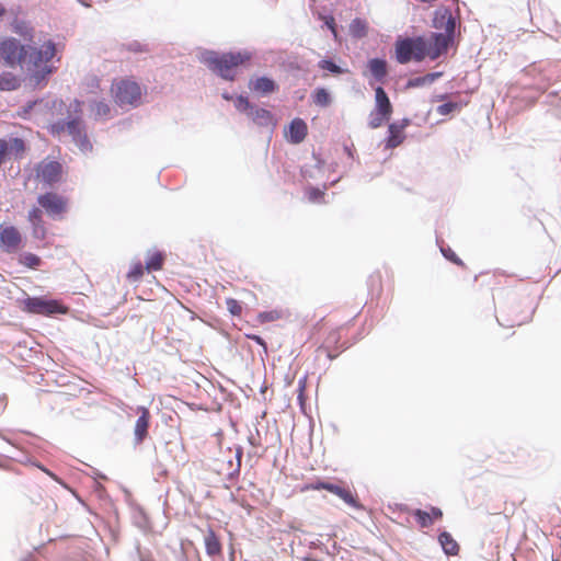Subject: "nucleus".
Here are the masks:
<instances>
[{
    "label": "nucleus",
    "mask_w": 561,
    "mask_h": 561,
    "mask_svg": "<svg viewBox=\"0 0 561 561\" xmlns=\"http://www.w3.org/2000/svg\"><path fill=\"white\" fill-rule=\"evenodd\" d=\"M56 53V44L51 39L45 41L39 46L35 42L26 44L22 68L26 69L34 87L46 82L48 77L57 70L51 62Z\"/></svg>",
    "instance_id": "f257e3e1"
},
{
    "label": "nucleus",
    "mask_w": 561,
    "mask_h": 561,
    "mask_svg": "<svg viewBox=\"0 0 561 561\" xmlns=\"http://www.w3.org/2000/svg\"><path fill=\"white\" fill-rule=\"evenodd\" d=\"M82 104L77 99L71 101L67 106V117L50 124L49 130L53 135H60L67 131L80 151L87 153L92 151V144L87 135L85 124L82 121Z\"/></svg>",
    "instance_id": "f03ea898"
},
{
    "label": "nucleus",
    "mask_w": 561,
    "mask_h": 561,
    "mask_svg": "<svg viewBox=\"0 0 561 561\" xmlns=\"http://www.w3.org/2000/svg\"><path fill=\"white\" fill-rule=\"evenodd\" d=\"M252 57L250 51L218 54L214 50H205L201 54V61L211 71L226 80H233L234 68Z\"/></svg>",
    "instance_id": "7ed1b4c3"
},
{
    "label": "nucleus",
    "mask_w": 561,
    "mask_h": 561,
    "mask_svg": "<svg viewBox=\"0 0 561 561\" xmlns=\"http://www.w3.org/2000/svg\"><path fill=\"white\" fill-rule=\"evenodd\" d=\"M427 54L426 41L419 37H407L396 42V58L401 65L411 60L422 61Z\"/></svg>",
    "instance_id": "20e7f679"
},
{
    "label": "nucleus",
    "mask_w": 561,
    "mask_h": 561,
    "mask_svg": "<svg viewBox=\"0 0 561 561\" xmlns=\"http://www.w3.org/2000/svg\"><path fill=\"white\" fill-rule=\"evenodd\" d=\"M115 103L121 106L136 107L140 104L141 89L138 83L129 80H122L113 88Z\"/></svg>",
    "instance_id": "39448f33"
},
{
    "label": "nucleus",
    "mask_w": 561,
    "mask_h": 561,
    "mask_svg": "<svg viewBox=\"0 0 561 561\" xmlns=\"http://www.w3.org/2000/svg\"><path fill=\"white\" fill-rule=\"evenodd\" d=\"M23 305L27 312L41 316L62 314L68 310L58 300L42 297H28L23 301Z\"/></svg>",
    "instance_id": "423d86ee"
},
{
    "label": "nucleus",
    "mask_w": 561,
    "mask_h": 561,
    "mask_svg": "<svg viewBox=\"0 0 561 561\" xmlns=\"http://www.w3.org/2000/svg\"><path fill=\"white\" fill-rule=\"evenodd\" d=\"M26 45H22L16 38H5L0 41V60L5 66L22 67L25 55Z\"/></svg>",
    "instance_id": "0eeeda50"
},
{
    "label": "nucleus",
    "mask_w": 561,
    "mask_h": 561,
    "mask_svg": "<svg viewBox=\"0 0 561 561\" xmlns=\"http://www.w3.org/2000/svg\"><path fill=\"white\" fill-rule=\"evenodd\" d=\"M36 178L47 186H51L59 182L61 178L62 167L58 161L45 159L41 161L36 168Z\"/></svg>",
    "instance_id": "6e6552de"
},
{
    "label": "nucleus",
    "mask_w": 561,
    "mask_h": 561,
    "mask_svg": "<svg viewBox=\"0 0 561 561\" xmlns=\"http://www.w3.org/2000/svg\"><path fill=\"white\" fill-rule=\"evenodd\" d=\"M307 490H327L336 496H339L341 500H343L347 505L360 510L362 505L357 502L356 497L353 495V493L344 489L337 484L331 483V482H324V481H318L314 483H310L306 486Z\"/></svg>",
    "instance_id": "1a4fd4ad"
},
{
    "label": "nucleus",
    "mask_w": 561,
    "mask_h": 561,
    "mask_svg": "<svg viewBox=\"0 0 561 561\" xmlns=\"http://www.w3.org/2000/svg\"><path fill=\"white\" fill-rule=\"evenodd\" d=\"M37 203L53 218L62 214L67 205L62 196L51 192L39 195Z\"/></svg>",
    "instance_id": "9d476101"
},
{
    "label": "nucleus",
    "mask_w": 561,
    "mask_h": 561,
    "mask_svg": "<svg viewBox=\"0 0 561 561\" xmlns=\"http://www.w3.org/2000/svg\"><path fill=\"white\" fill-rule=\"evenodd\" d=\"M21 241V233L15 227L9 226L0 229V248L3 251L8 253L16 251Z\"/></svg>",
    "instance_id": "9b49d317"
},
{
    "label": "nucleus",
    "mask_w": 561,
    "mask_h": 561,
    "mask_svg": "<svg viewBox=\"0 0 561 561\" xmlns=\"http://www.w3.org/2000/svg\"><path fill=\"white\" fill-rule=\"evenodd\" d=\"M410 119L403 118L401 121L393 122L388 126V137L386 139V148L392 149L402 144L405 136L403 130L409 126Z\"/></svg>",
    "instance_id": "f8f14e48"
},
{
    "label": "nucleus",
    "mask_w": 561,
    "mask_h": 561,
    "mask_svg": "<svg viewBox=\"0 0 561 561\" xmlns=\"http://www.w3.org/2000/svg\"><path fill=\"white\" fill-rule=\"evenodd\" d=\"M137 413H139L134 427V442L135 445L141 444L148 435V427L150 421V412L145 407H138Z\"/></svg>",
    "instance_id": "ddd939ff"
},
{
    "label": "nucleus",
    "mask_w": 561,
    "mask_h": 561,
    "mask_svg": "<svg viewBox=\"0 0 561 561\" xmlns=\"http://www.w3.org/2000/svg\"><path fill=\"white\" fill-rule=\"evenodd\" d=\"M89 110L92 117L95 121H107L114 116V110L110 105V103L102 99H92L89 101Z\"/></svg>",
    "instance_id": "4468645a"
},
{
    "label": "nucleus",
    "mask_w": 561,
    "mask_h": 561,
    "mask_svg": "<svg viewBox=\"0 0 561 561\" xmlns=\"http://www.w3.org/2000/svg\"><path fill=\"white\" fill-rule=\"evenodd\" d=\"M27 219L32 226V236L35 239L44 240L46 237V228L42 218V210L37 207L28 211Z\"/></svg>",
    "instance_id": "2eb2a0df"
},
{
    "label": "nucleus",
    "mask_w": 561,
    "mask_h": 561,
    "mask_svg": "<svg viewBox=\"0 0 561 561\" xmlns=\"http://www.w3.org/2000/svg\"><path fill=\"white\" fill-rule=\"evenodd\" d=\"M433 45L431 48H427V54L431 59L438 58L443 53H445L450 45V43L454 41L449 38V36L443 35V33H433Z\"/></svg>",
    "instance_id": "dca6fc26"
},
{
    "label": "nucleus",
    "mask_w": 561,
    "mask_h": 561,
    "mask_svg": "<svg viewBox=\"0 0 561 561\" xmlns=\"http://www.w3.org/2000/svg\"><path fill=\"white\" fill-rule=\"evenodd\" d=\"M307 124L301 118H295L289 124L288 140L291 144H300L307 136Z\"/></svg>",
    "instance_id": "f3484780"
},
{
    "label": "nucleus",
    "mask_w": 561,
    "mask_h": 561,
    "mask_svg": "<svg viewBox=\"0 0 561 561\" xmlns=\"http://www.w3.org/2000/svg\"><path fill=\"white\" fill-rule=\"evenodd\" d=\"M248 117L251 118L253 123H255L259 126L273 127L275 125L273 114L270 111L254 105L250 111Z\"/></svg>",
    "instance_id": "a211bd4d"
},
{
    "label": "nucleus",
    "mask_w": 561,
    "mask_h": 561,
    "mask_svg": "<svg viewBox=\"0 0 561 561\" xmlns=\"http://www.w3.org/2000/svg\"><path fill=\"white\" fill-rule=\"evenodd\" d=\"M456 24V19L448 10H446L440 18H436L434 21V26L437 28L443 27L445 31L443 35L449 36L451 39H454L455 36Z\"/></svg>",
    "instance_id": "6ab92c4d"
},
{
    "label": "nucleus",
    "mask_w": 561,
    "mask_h": 561,
    "mask_svg": "<svg viewBox=\"0 0 561 561\" xmlns=\"http://www.w3.org/2000/svg\"><path fill=\"white\" fill-rule=\"evenodd\" d=\"M378 112L386 113L391 115L392 114V104L381 87H377L375 89V108Z\"/></svg>",
    "instance_id": "aec40b11"
},
{
    "label": "nucleus",
    "mask_w": 561,
    "mask_h": 561,
    "mask_svg": "<svg viewBox=\"0 0 561 561\" xmlns=\"http://www.w3.org/2000/svg\"><path fill=\"white\" fill-rule=\"evenodd\" d=\"M368 69L371 76L379 82H382L387 76V62L385 59L373 58L368 61Z\"/></svg>",
    "instance_id": "412c9836"
},
{
    "label": "nucleus",
    "mask_w": 561,
    "mask_h": 561,
    "mask_svg": "<svg viewBox=\"0 0 561 561\" xmlns=\"http://www.w3.org/2000/svg\"><path fill=\"white\" fill-rule=\"evenodd\" d=\"M250 88L255 92L268 94L276 90V84L272 79L267 77H260L251 81Z\"/></svg>",
    "instance_id": "4be33fe9"
},
{
    "label": "nucleus",
    "mask_w": 561,
    "mask_h": 561,
    "mask_svg": "<svg viewBox=\"0 0 561 561\" xmlns=\"http://www.w3.org/2000/svg\"><path fill=\"white\" fill-rule=\"evenodd\" d=\"M438 541L447 556H457L459 552V546L457 541L447 531H443L438 536Z\"/></svg>",
    "instance_id": "5701e85b"
},
{
    "label": "nucleus",
    "mask_w": 561,
    "mask_h": 561,
    "mask_svg": "<svg viewBox=\"0 0 561 561\" xmlns=\"http://www.w3.org/2000/svg\"><path fill=\"white\" fill-rule=\"evenodd\" d=\"M204 541L206 552L208 556L215 557L220 553L221 545L213 529H208L207 534L205 535Z\"/></svg>",
    "instance_id": "b1692460"
},
{
    "label": "nucleus",
    "mask_w": 561,
    "mask_h": 561,
    "mask_svg": "<svg viewBox=\"0 0 561 561\" xmlns=\"http://www.w3.org/2000/svg\"><path fill=\"white\" fill-rule=\"evenodd\" d=\"M348 30L354 38H363L368 33V24L365 20L356 18L350 23Z\"/></svg>",
    "instance_id": "393cba45"
},
{
    "label": "nucleus",
    "mask_w": 561,
    "mask_h": 561,
    "mask_svg": "<svg viewBox=\"0 0 561 561\" xmlns=\"http://www.w3.org/2000/svg\"><path fill=\"white\" fill-rule=\"evenodd\" d=\"M20 87V79L11 72H2L0 75V90L13 91Z\"/></svg>",
    "instance_id": "a878e982"
},
{
    "label": "nucleus",
    "mask_w": 561,
    "mask_h": 561,
    "mask_svg": "<svg viewBox=\"0 0 561 561\" xmlns=\"http://www.w3.org/2000/svg\"><path fill=\"white\" fill-rule=\"evenodd\" d=\"M391 115L373 110L369 114L368 125L375 129L380 127L385 122L389 121Z\"/></svg>",
    "instance_id": "bb28decb"
},
{
    "label": "nucleus",
    "mask_w": 561,
    "mask_h": 561,
    "mask_svg": "<svg viewBox=\"0 0 561 561\" xmlns=\"http://www.w3.org/2000/svg\"><path fill=\"white\" fill-rule=\"evenodd\" d=\"M414 517L416 518L417 524L421 528H427L433 524V517L428 512L422 510H414Z\"/></svg>",
    "instance_id": "cd10ccee"
},
{
    "label": "nucleus",
    "mask_w": 561,
    "mask_h": 561,
    "mask_svg": "<svg viewBox=\"0 0 561 561\" xmlns=\"http://www.w3.org/2000/svg\"><path fill=\"white\" fill-rule=\"evenodd\" d=\"M313 102L319 106H328L331 103V96L329 92L323 89L319 88L314 91L313 94Z\"/></svg>",
    "instance_id": "c85d7f7f"
},
{
    "label": "nucleus",
    "mask_w": 561,
    "mask_h": 561,
    "mask_svg": "<svg viewBox=\"0 0 561 561\" xmlns=\"http://www.w3.org/2000/svg\"><path fill=\"white\" fill-rule=\"evenodd\" d=\"M163 256L160 252L152 253L146 261V268L148 271H158L162 267Z\"/></svg>",
    "instance_id": "c756f323"
},
{
    "label": "nucleus",
    "mask_w": 561,
    "mask_h": 561,
    "mask_svg": "<svg viewBox=\"0 0 561 561\" xmlns=\"http://www.w3.org/2000/svg\"><path fill=\"white\" fill-rule=\"evenodd\" d=\"M9 145V151L10 153H13L15 157H20L24 150H25V144L21 138H12L10 140Z\"/></svg>",
    "instance_id": "7c9ffc66"
},
{
    "label": "nucleus",
    "mask_w": 561,
    "mask_h": 561,
    "mask_svg": "<svg viewBox=\"0 0 561 561\" xmlns=\"http://www.w3.org/2000/svg\"><path fill=\"white\" fill-rule=\"evenodd\" d=\"M20 262L30 268H36L37 266H39L42 261L39 256L33 253H24L21 255Z\"/></svg>",
    "instance_id": "2f4dec72"
},
{
    "label": "nucleus",
    "mask_w": 561,
    "mask_h": 561,
    "mask_svg": "<svg viewBox=\"0 0 561 561\" xmlns=\"http://www.w3.org/2000/svg\"><path fill=\"white\" fill-rule=\"evenodd\" d=\"M234 106L239 112L247 114V116L249 115L250 111L253 107V105L249 102L248 98L243 95H239L236 99Z\"/></svg>",
    "instance_id": "473e14b6"
},
{
    "label": "nucleus",
    "mask_w": 561,
    "mask_h": 561,
    "mask_svg": "<svg viewBox=\"0 0 561 561\" xmlns=\"http://www.w3.org/2000/svg\"><path fill=\"white\" fill-rule=\"evenodd\" d=\"M144 274V266L141 262L134 263L127 273L128 279L136 282Z\"/></svg>",
    "instance_id": "72a5a7b5"
},
{
    "label": "nucleus",
    "mask_w": 561,
    "mask_h": 561,
    "mask_svg": "<svg viewBox=\"0 0 561 561\" xmlns=\"http://www.w3.org/2000/svg\"><path fill=\"white\" fill-rule=\"evenodd\" d=\"M319 68L323 69V70H328L332 73H342L343 70L340 66H337L335 62H333L332 60L330 59H323L319 62Z\"/></svg>",
    "instance_id": "f704fd0d"
},
{
    "label": "nucleus",
    "mask_w": 561,
    "mask_h": 561,
    "mask_svg": "<svg viewBox=\"0 0 561 561\" xmlns=\"http://www.w3.org/2000/svg\"><path fill=\"white\" fill-rule=\"evenodd\" d=\"M440 252L442 254L453 263L457 265H462V261L456 255V253L449 248V247H443L440 245Z\"/></svg>",
    "instance_id": "c9c22d12"
},
{
    "label": "nucleus",
    "mask_w": 561,
    "mask_h": 561,
    "mask_svg": "<svg viewBox=\"0 0 561 561\" xmlns=\"http://www.w3.org/2000/svg\"><path fill=\"white\" fill-rule=\"evenodd\" d=\"M308 199L312 203H319L323 196V192L316 187H309L307 190Z\"/></svg>",
    "instance_id": "e433bc0d"
},
{
    "label": "nucleus",
    "mask_w": 561,
    "mask_h": 561,
    "mask_svg": "<svg viewBox=\"0 0 561 561\" xmlns=\"http://www.w3.org/2000/svg\"><path fill=\"white\" fill-rule=\"evenodd\" d=\"M457 107L456 103L447 102L437 106V113L440 115H448Z\"/></svg>",
    "instance_id": "4c0bfd02"
},
{
    "label": "nucleus",
    "mask_w": 561,
    "mask_h": 561,
    "mask_svg": "<svg viewBox=\"0 0 561 561\" xmlns=\"http://www.w3.org/2000/svg\"><path fill=\"white\" fill-rule=\"evenodd\" d=\"M428 84L425 76L412 78L407 82V88H419Z\"/></svg>",
    "instance_id": "58836bf2"
},
{
    "label": "nucleus",
    "mask_w": 561,
    "mask_h": 561,
    "mask_svg": "<svg viewBox=\"0 0 561 561\" xmlns=\"http://www.w3.org/2000/svg\"><path fill=\"white\" fill-rule=\"evenodd\" d=\"M227 307H228V310L233 314V316H237V314H240L241 313V306L240 304L236 300V299H227Z\"/></svg>",
    "instance_id": "ea45409f"
},
{
    "label": "nucleus",
    "mask_w": 561,
    "mask_h": 561,
    "mask_svg": "<svg viewBox=\"0 0 561 561\" xmlns=\"http://www.w3.org/2000/svg\"><path fill=\"white\" fill-rule=\"evenodd\" d=\"M262 322L274 321L278 318L277 311H265L259 314Z\"/></svg>",
    "instance_id": "a19ab883"
},
{
    "label": "nucleus",
    "mask_w": 561,
    "mask_h": 561,
    "mask_svg": "<svg viewBox=\"0 0 561 561\" xmlns=\"http://www.w3.org/2000/svg\"><path fill=\"white\" fill-rule=\"evenodd\" d=\"M242 456H243V448L241 446H238L236 448V460H237V465H236V469L233 470V472L231 474H239L240 472V468H241V460H242Z\"/></svg>",
    "instance_id": "79ce46f5"
},
{
    "label": "nucleus",
    "mask_w": 561,
    "mask_h": 561,
    "mask_svg": "<svg viewBox=\"0 0 561 561\" xmlns=\"http://www.w3.org/2000/svg\"><path fill=\"white\" fill-rule=\"evenodd\" d=\"M8 151H9L8 142L4 139H0V165L4 162Z\"/></svg>",
    "instance_id": "37998d69"
},
{
    "label": "nucleus",
    "mask_w": 561,
    "mask_h": 561,
    "mask_svg": "<svg viewBox=\"0 0 561 561\" xmlns=\"http://www.w3.org/2000/svg\"><path fill=\"white\" fill-rule=\"evenodd\" d=\"M248 337L251 339L252 341H254L255 343H257L259 345H261L264 350V353H267L266 343L261 336L255 335V334H249Z\"/></svg>",
    "instance_id": "c03bdc74"
},
{
    "label": "nucleus",
    "mask_w": 561,
    "mask_h": 561,
    "mask_svg": "<svg viewBox=\"0 0 561 561\" xmlns=\"http://www.w3.org/2000/svg\"><path fill=\"white\" fill-rule=\"evenodd\" d=\"M41 102L39 101H32V102H28L24 107H23V113L24 115H28L31 114V112L37 106L39 105Z\"/></svg>",
    "instance_id": "a18cd8bd"
},
{
    "label": "nucleus",
    "mask_w": 561,
    "mask_h": 561,
    "mask_svg": "<svg viewBox=\"0 0 561 561\" xmlns=\"http://www.w3.org/2000/svg\"><path fill=\"white\" fill-rule=\"evenodd\" d=\"M324 24H325L327 27H329L332 31V33L334 35H336L335 22H334V18L333 16H331V15L330 16H325L324 18Z\"/></svg>",
    "instance_id": "49530a36"
},
{
    "label": "nucleus",
    "mask_w": 561,
    "mask_h": 561,
    "mask_svg": "<svg viewBox=\"0 0 561 561\" xmlns=\"http://www.w3.org/2000/svg\"><path fill=\"white\" fill-rule=\"evenodd\" d=\"M430 514L432 515L433 520H434V519H439V518H442V517H443V512H442V510H440V508H438V507H435V506H432V507H431V512H430Z\"/></svg>",
    "instance_id": "de8ad7c7"
},
{
    "label": "nucleus",
    "mask_w": 561,
    "mask_h": 561,
    "mask_svg": "<svg viewBox=\"0 0 561 561\" xmlns=\"http://www.w3.org/2000/svg\"><path fill=\"white\" fill-rule=\"evenodd\" d=\"M442 76L440 72H432L425 75L426 81L428 84H432L436 79H438Z\"/></svg>",
    "instance_id": "09e8293b"
},
{
    "label": "nucleus",
    "mask_w": 561,
    "mask_h": 561,
    "mask_svg": "<svg viewBox=\"0 0 561 561\" xmlns=\"http://www.w3.org/2000/svg\"><path fill=\"white\" fill-rule=\"evenodd\" d=\"M128 47L133 51H142L141 45L137 42L130 43Z\"/></svg>",
    "instance_id": "8fccbe9b"
},
{
    "label": "nucleus",
    "mask_w": 561,
    "mask_h": 561,
    "mask_svg": "<svg viewBox=\"0 0 561 561\" xmlns=\"http://www.w3.org/2000/svg\"><path fill=\"white\" fill-rule=\"evenodd\" d=\"M5 13H7L5 7L2 3H0V18H2Z\"/></svg>",
    "instance_id": "3c124183"
},
{
    "label": "nucleus",
    "mask_w": 561,
    "mask_h": 561,
    "mask_svg": "<svg viewBox=\"0 0 561 561\" xmlns=\"http://www.w3.org/2000/svg\"><path fill=\"white\" fill-rule=\"evenodd\" d=\"M82 5L87 7V8H90L91 4L89 2H85L83 0H78Z\"/></svg>",
    "instance_id": "603ef678"
},
{
    "label": "nucleus",
    "mask_w": 561,
    "mask_h": 561,
    "mask_svg": "<svg viewBox=\"0 0 561 561\" xmlns=\"http://www.w3.org/2000/svg\"><path fill=\"white\" fill-rule=\"evenodd\" d=\"M48 476H50L51 478L56 479V477L48 470L42 468Z\"/></svg>",
    "instance_id": "864d4df0"
},
{
    "label": "nucleus",
    "mask_w": 561,
    "mask_h": 561,
    "mask_svg": "<svg viewBox=\"0 0 561 561\" xmlns=\"http://www.w3.org/2000/svg\"><path fill=\"white\" fill-rule=\"evenodd\" d=\"M249 442H250V444H251V445H253V446H255V445H256V443L254 442V439H253V437H252V436H250V437H249Z\"/></svg>",
    "instance_id": "5fc2aeb1"
},
{
    "label": "nucleus",
    "mask_w": 561,
    "mask_h": 561,
    "mask_svg": "<svg viewBox=\"0 0 561 561\" xmlns=\"http://www.w3.org/2000/svg\"><path fill=\"white\" fill-rule=\"evenodd\" d=\"M302 561H320V560L313 559V558H305Z\"/></svg>",
    "instance_id": "6e6d98bb"
},
{
    "label": "nucleus",
    "mask_w": 561,
    "mask_h": 561,
    "mask_svg": "<svg viewBox=\"0 0 561 561\" xmlns=\"http://www.w3.org/2000/svg\"><path fill=\"white\" fill-rule=\"evenodd\" d=\"M345 151L347 152L348 156L352 154L351 150L348 149V147H345Z\"/></svg>",
    "instance_id": "4d7b16f0"
}]
</instances>
